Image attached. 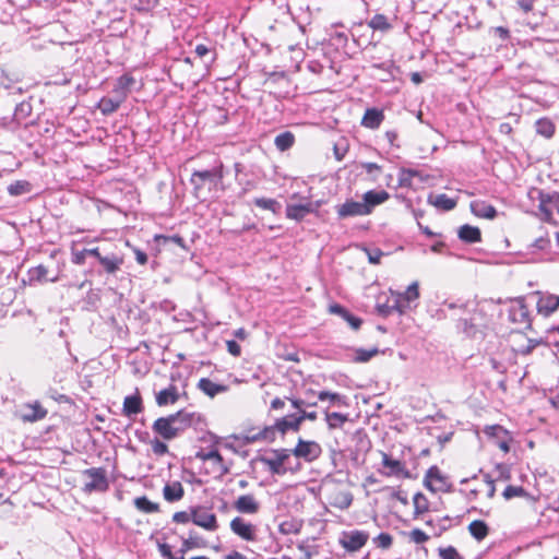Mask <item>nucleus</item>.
I'll list each match as a JSON object with an SVG mask.
<instances>
[{
	"mask_svg": "<svg viewBox=\"0 0 559 559\" xmlns=\"http://www.w3.org/2000/svg\"><path fill=\"white\" fill-rule=\"evenodd\" d=\"M301 423L298 419V414H289L287 416H284L282 418H278L275 421V425L273 428H265L263 431L257 433V435H247L245 436L246 442H253L257 440H269L270 435H273V429L280 431L282 435H285L287 431H298L300 429Z\"/></svg>",
	"mask_w": 559,
	"mask_h": 559,
	"instance_id": "1",
	"label": "nucleus"
},
{
	"mask_svg": "<svg viewBox=\"0 0 559 559\" xmlns=\"http://www.w3.org/2000/svg\"><path fill=\"white\" fill-rule=\"evenodd\" d=\"M292 453L288 449L271 450L269 455L260 457V462L264 464L269 472L273 475H285L287 471H293L292 467L285 466L289 461Z\"/></svg>",
	"mask_w": 559,
	"mask_h": 559,
	"instance_id": "2",
	"label": "nucleus"
},
{
	"mask_svg": "<svg viewBox=\"0 0 559 559\" xmlns=\"http://www.w3.org/2000/svg\"><path fill=\"white\" fill-rule=\"evenodd\" d=\"M83 476L87 478L84 483L83 491L91 493L94 491L105 492L109 488L107 472L104 467H92L82 472Z\"/></svg>",
	"mask_w": 559,
	"mask_h": 559,
	"instance_id": "3",
	"label": "nucleus"
},
{
	"mask_svg": "<svg viewBox=\"0 0 559 559\" xmlns=\"http://www.w3.org/2000/svg\"><path fill=\"white\" fill-rule=\"evenodd\" d=\"M223 175V166L219 165L212 169L206 170H197L191 176V183L193 185V189L195 194H199L201 189L205 183L210 186V189L213 187H217V185L222 181Z\"/></svg>",
	"mask_w": 559,
	"mask_h": 559,
	"instance_id": "4",
	"label": "nucleus"
},
{
	"mask_svg": "<svg viewBox=\"0 0 559 559\" xmlns=\"http://www.w3.org/2000/svg\"><path fill=\"white\" fill-rule=\"evenodd\" d=\"M305 202L288 203L286 205V217L301 222L308 214L314 213L321 206L320 201L313 202L310 198H302Z\"/></svg>",
	"mask_w": 559,
	"mask_h": 559,
	"instance_id": "5",
	"label": "nucleus"
},
{
	"mask_svg": "<svg viewBox=\"0 0 559 559\" xmlns=\"http://www.w3.org/2000/svg\"><path fill=\"white\" fill-rule=\"evenodd\" d=\"M290 453L296 457L304 459L306 462H312L321 455L322 448L316 441H306L299 438Z\"/></svg>",
	"mask_w": 559,
	"mask_h": 559,
	"instance_id": "6",
	"label": "nucleus"
},
{
	"mask_svg": "<svg viewBox=\"0 0 559 559\" xmlns=\"http://www.w3.org/2000/svg\"><path fill=\"white\" fill-rule=\"evenodd\" d=\"M537 199L539 201V211L543 214V219L546 222L552 221V210L559 207V193L554 192H545L543 190H537Z\"/></svg>",
	"mask_w": 559,
	"mask_h": 559,
	"instance_id": "7",
	"label": "nucleus"
},
{
	"mask_svg": "<svg viewBox=\"0 0 559 559\" xmlns=\"http://www.w3.org/2000/svg\"><path fill=\"white\" fill-rule=\"evenodd\" d=\"M191 521L195 525L211 532L216 531L218 527L216 515L204 507H198L191 510Z\"/></svg>",
	"mask_w": 559,
	"mask_h": 559,
	"instance_id": "8",
	"label": "nucleus"
},
{
	"mask_svg": "<svg viewBox=\"0 0 559 559\" xmlns=\"http://www.w3.org/2000/svg\"><path fill=\"white\" fill-rule=\"evenodd\" d=\"M174 427L178 428L179 436L189 427L198 423L201 418L200 414L181 409L175 414L167 416Z\"/></svg>",
	"mask_w": 559,
	"mask_h": 559,
	"instance_id": "9",
	"label": "nucleus"
},
{
	"mask_svg": "<svg viewBox=\"0 0 559 559\" xmlns=\"http://www.w3.org/2000/svg\"><path fill=\"white\" fill-rule=\"evenodd\" d=\"M336 213L338 218L344 219L347 217L366 216L368 215V209L362 201L346 200V202L336 206Z\"/></svg>",
	"mask_w": 559,
	"mask_h": 559,
	"instance_id": "10",
	"label": "nucleus"
},
{
	"mask_svg": "<svg viewBox=\"0 0 559 559\" xmlns=\"http://www.w3.org/2000/svg\"><path fill=\"white\" fill-rule=\"evenodd\" d=\"M47 414V409L37 401L24 404L20 409V418L23 421L29 423L39 421L44 419Z\"/></svg>",
	"mask_w": 559,
	"mask_h": 559,
	"instance_id": "11",
	"label": "nucleus"
},
{
	"mask_svg": "<svg viewBox=\"0 0 559 559\" xmlns=\"http://www.w3.org/2000/svg\"><path fill=\"white\" fill-rule=\"evenodd\" d=\"M231 532L247 542L255 540V526L240 516H236L230 522Z\"/></svg>",
	"mask_w": 559,
	"mask_h": 559,
	"instance_id": "12",
	"label": "nucleus"
},
{
	"mask_svg": "<svg viewBox=\"0 0 559 559\" xmlns=\"http://www.w3.org/2000/svg\"><path fill=\"white\" fill-rule=\"evenodd\" d=\"M197 457L204 462H212L214 472H216L218 476H224L229 473V466L225 464L223 456L216 449H212L207 452L200 451L197 453Z\"/></svg>",
	"mask_w": 559,
	"mask_h": 559,
	"instance_id": "13",
	"label": "nucleus"
},
{
	"mask_svg": "<svg viewBox=\"0 0 559 559\" xmlns=\"http://www.w3.org/2000/svg\"><path fill=\"white\" fill-rule=\"evenodd\" d=\"M419 298L418 283L413 282L404 293L397 295L395 304L392 306L399 312L403 313L411 305Z\"/></svg>",
	"mask_w": 559,
	"mask_h": 559,
	"instance_id": "14",
	"label": "nucleus"
},
{
	"mask_svg": "<svg viewBox=\"0 0 559 559\" xmlns=\"http://www.w3.org/2000/svg\"><path fill=\"white\" fill-rule=\"evenodd\" d=\"M369 535L361 531H350L344 533L341 543L344 548L349 551H356L360 549L368 540Z\"/></svg>",
	"mask_w": 559,
	"mask_h": 559,
	"instance_id": "15",
	"label": "nucleus"
},
{
	"mask_svg": "<svg viewBox=\"0 0 559 559\" xmlns=\"http://www.w3.org/2000/svg\"><path fill=\"white\" fill-rule=\"evenodd\" d=\"M538 297L536 308L538 313L548 317L559 308V296L542 295L539 292L534 293Z\"/></svg>",
	"mask_w": 559,
	"mask_h": 559,
	"instance_id": "16",
	"label": "nucleus"
},
{
	"mask_svg": "<svg viewBox=\"0 0 559 559\" xmlns=\"http://www.w3.org/2000/svg\"><path fill=\"white\" fill-rule=\"evenodd\" d=\"M152 430L164 440H173L179 437L178 428L173 426L167 416L157 418L152 426Z\"/></svg>",
	"mask_w": 559,
	"mask_h": 559,
	"instance_id": "17",
	"label": "nucleus"
},
{
	"mask_svg": "<svg viewBox=\"0 0 559 559\" xmlns=\"http://www.w3.org/2000/svg\"><path fill=\"white\" fill-rule=\"evenodd\" d=\"M382 465L385 468V471H381V473L383 475H386V476H405V477H407L409 475V473L406 469L404 463H402L399 460L392 459L386 453H382Z\"/></svg>",
	"mask_w": 559,
	"mask_h": 559,
	"instance_id": "18",
	"label": "nucleus"
},
{
	"mask_svg": "<svg viewBox=\"0 0 559 559\" xmlns=\"http://www.w3.org/2000/svg\"><path fill=\"white\" fill-rule=\"evenodd\" d=\"M143 409V401L138 389L134 394L124 397L122 406V413L124 416L132 418L133 416L142 413Z\"/></svg>",
	"mask_w": 559,
	"mask_h": 559,
	"instance_id": "19",
	"label": "nucleus"
},
{
	"mask_svg": "<svg viewBox=\"0 0 559 559\" xmlns=\"http://www.w3.org/2000/svg\"><path fill=\"white\" fill-rule=\"evenodd\" d=\"M509 318L512 322L524 324L527 329H531L530 311L522 299L510 308Z\"/></svg>",
	"mask_w": 559,
	"mask_h": 559,
	"instance_id": "20",
	"label": "nucleus"
},
{
	"mask_svg": "<svg viewBox=\"0 0 559 559\" xmlns=\"http://www.w3.org/2000/svg\"><path fill=\"white\" fill-rule=\"evenodd\" d=\"M234 508L242 514H255L260 509V503L253 495H242L235 500Z\"/></svg>",
	"mask_w": 559,
	"mask_h": 559,
	"instance_id": "21",
	"label": "nucleus"
},
{
	"mask_svg": "<svg viewBox=\"0 0 559 559\" xmlns=\"http://www.w3.org/2000/svg\"><path fill=\"white\" fill-rule=\"evenodd\" d=\"M425 485L432 491L442 490L447 485V477L437 466H432L427 471Z\"/></svg>",
	"mask_w": 559,
	"mask_h": 559,
	"instance_id": "22",
	"label": "nucleus"
},
{
	"mask_svg": "<svg viewBox=\"0 0 559 559\" xmlns=\"http://www.w3.org/2000/svg\"><path fill=\"white\" fill-rule=\"evenodd\" d=\"M390 194L384 190H369L362 194V203L368 209V215L372 213L373 209L386 200H389Z\"/></svg>",
	"mask_w": 559,
	"mask_h": 559,
	"instance_id": "23",
	"label": "nucleus"
},
{
	"mask_svg": "<svg viewBox=\"0 0 559 559\" xmlns=\"http://www.w3.org/2000/svg\"><path fill=\"white\" fill-rule=\"evenodd\" d=\"M469 207L471 212L477 217L493 219L497 216V210L483 200L472 201Z\"/></svg>",
	"mask_w": 559,
	"mask_h": 559,
	"instance_id": "24",
	"label": "nucleus"
},
{
	"mask_svg": "<svg viewBox=\"0 0 559 559\" xmlns=\"http://www.w3.org/2000/svg\"><path fill=\"white\" fill-rule=\"evenodd\" d=\"M98 262L100 263L104 272L107 274H116L120 271L121 265L123 264V257L116 253H109L102 255Z\"/></svg>",
	"mask_w": 559,
	"mask_h": 559,
	"instance_id": "25",
	"label": "nucleus"
},
{
	"mask_svg": "<svg viewBox=\"0 0 559 559\" xmlns=\"http://www.w3.org/2000/svg\"><path fill=\"white\" fill-rule=\"evenodd\" d=\"M158 406L175 404L179 400V392L176 385L170 384L168 388L160 390L155 396Z\"/></svg>",
	"mask_w": 559,
	"mask_h": 559,
	"instance_id": "26",
	"label": "nucleus"
},
{
	"mask_svg": "<svg viewBox=\"0 0 559 559\" xmlns=\"http://www.w3.org/2000/svg\"><path fill=\"white\" fill-rule=\"evenodd\" d=\"M198 388L210 397H214L228 390L227 385L215 383L207 378L200 379Z\"/></svg>",
	"mask_w": 559,
	"mask_h": 559,
	"instance_id": "27",
	"label": "nucleus"
},
{
	"mask_svg": "<svg viewBox=\"0 0 559 559\" xmlns=\"http://www.w3.org/2000/svg\"><path fill=\"white\" fill-rule=\"evenodd\" d=\"M183 495L185 490L180 481L168 483L163 489L164 499L168 502L179 501Z\"/></svg>",
	"mask_w": 559,
	"mask_h": 559,
	"instance_id": "28",
	"label": "nucleus"
},
{
	"mask_svg": "<svg viewBox=\"0 0 559 559\" xmlns=\"http://www.w3.org/2000/svg\"><path fill=\"white\" fill-rule=\"evenodd\" d=\"M428 203L442 211H451L456 206V201L447 194H430Z\"/></svg>",
	"mask_w": 559,
	"mask_h": 559,
	"instance_id": "29",
	"label": "nucleus"
},
{
	"mask_svg": "<svg viewBox=\"0 0 559 559\" xmlns=\"http://www.w3.org/2000/svg\"><path fill=\"white\" fill-rule=\"evenodd\" d=\"M384 116L381 110H378L376 108H369L366 110L361 124L366 128L370 129H377L381 122L383 121Z\"/></svg>",
	"mask_w": 559,
	"mask_h": 559,
	"instance_id": "30",
	"label": "nucleus"
},
{
	"mask_svg": "<svg viewBox=\"0 0 559 559\" xmlns=\"http://www.w3.org/2000/svg\"><path fill=\"white\" fill-rule=\"evenodd\" d=\"M459 238L467 243H475L481 240V233L478 227L463 225L459 229Z\"/></svg>",
	"mask_w": 559,
	"mask_h": 559,
	"instance_id": "31",
	"label": "nucleus"
},
{
	"mask_svg": "<svg viewBox=\"0 0 559 559\" xmlns=\"http://www.w3.org/2000/svg\"><path fill=\"white\" fill-rule=\"evenodd\" d=\"M318 399L321 402L329 401L330 406L335 407H346L348 406L347 397L345 395H342L340 393H332L329 391H320L318 393Z\"/></svg>",
	"mask_w": 559,
	"mask_h": 559,
	"instance_id": "32",
	"label": "nucleus"
},
{
	"mask_svg": "<svg viewBox=\"0 0 559 559\" xmlns=\"http://www.w3.org/2000/svg\"><path fill=\"white\" fill-rule=\"evenodd\" d=\"M29 274V281L31 282H57L58 281V276L55 275V276H49V271L48 269L43 265V264H39L33 269L29 270L28 272Z\"/></svg>",
	"mask_w": 559,
	"mask_h": 559,
	"instance_id": "33",
	"label": "nucleus"
},
{
	"mask_svg": "<svg viewBox=\"0 0 559 559\" xmlns=\"http://www.w3.org/2000/svg\"><path fill=\"white\" fill-rule=\"evenodd\" d=\"M469 534L478 542L485 539L489 533L488 525L481 520H475L468 525Z\"/></svg>",
	"mask_w": 559,
	"mask_h": 559,
	"instance_id": "34",
	"label": "nucleus"
},
{
	"mask_svg": "<svg viewBox=\"0 0 559 559\" xmlns=\"http://www.w3.org/2000/svg\"><path fill=\"white\" fill-rule=\"evenodd\" d=\"M295 143V135L290 131L280 133L274 139L276 148L281 152L289 150Z\"/></svg>",
	"mask_w": 559,
	"mask_h": 559,
	"instance_id": "35",
	"label": "nucleus"
},
{
	"mask_svg": "<svg viewBox=\"0 0 559 559\" xmlns=\"http://www.w3.org/2000/svg\"><path fill=\"white\" fill-rule=\"evenodd\" d=\"M121 104L120 99H117L116 97H103L99 100L97 108L103 115L108 116L115 112Z\"/></svg>",
	"mask_w": 559,
	"mask_h": 559,
	"instance_id": "36",
	"label": "nucleus"
},
{
	"mask_svg": "<svg viewBox=\"0 0 559 559\" xmlns=\"http://www.w3.org/2000/svg\"><path fill=\"white\" fill-rule=\"evenodd\" d=\"M348 420L347 414L341 413H330L325 411V421L328 424L329 429L341 428Z\"/></svg>",
	"mask_w": 559,
	"mask_h": 559,
	"instance_id": "37",
	"label": "nucleus"
},
{
	"mask_svg": "<svg viewBox=\"0 0 559 559\" xmlns=\"http://www.w3.org/2000/svg\"><path fill=\"white\" fill-rule=\"evenodd\" d=\"M536 132L547 139L555 133V124L548 118L538 119L535 123Z\"/></svg>",
	"mask_w": 559,
	"mask_h": 559,
	"instance_id": "38",
	"label": "nucleus"
},
{
	"mask_svg": "<svg viewBox=\"0 0 559 559\" xmlns=\"http://www.w3.org/2000/svg\"><path fill=\"white\" fill-rule=\"evenodd\" d=\"M135 508L144 513H155L159 511V506L148 500L145 496L134 499Z\"/></svg>",
	"mask_w": 559,
	"mask_h": 559,
	"instance_id": "39",
	"label": "nucleus"
},
{
	"mask_svg": "<svg viewBox=\"0 0 559 559\" xmlns=\"http://www.w3.org/2000/svg\"><path fill=\"white\" fill-rule=\"evenodd\" d=\"M32 186L26 180H17L8 187V192L12 197H20L29 193Z\"/></svg>",
	"mask_w": 559,
	"mask_h": 559,
	"instance_id": "40",
	"label": "nucleus"
},
{
	"mask_svg": "<svg viewBox=\"0 0 559 559\" xmlns=\"http://www.w3.org/2000/svg\"><path fill=\"white\" fill-rule=\"evenodd\" d=\"M368 26L374 31L388 32L392 28V25L389 23L388 19L383 14H376L368 22Z\"/></svg>",
	"mask_w": 559,
	"mask_h": 559,
	"instance_id": "41",
	"label": "nucleus"
},
{
	"mask_svg": "<svg viewBox=\"0 0 559 559\" xmlns=\"http://www.w3.org/2000/svg\"><path fill=\"white\" fill-rule=\"evenodd\" d=\"M253 203L255 206L271 211L274 214H276L281 209V204L274 199L257 198Z\"/></svg>",
	"mask_w": 559,
	"mask_h": 559,
	"instance_id": "42",
	"label": "nucleus"
},
{
	"mask_svg": "<svg viewBox=\"0 0 559 559\" xmlns=\"http://www.w3.org/2000/svg\"><path fill=\"white\" fill-rule=\"evenodd\" d=\"M379 354V349L377 347L370 348V349H364V348H357L355 349V362H367L372 357Z\"/></svg>",
	"mask_w": 559,
	"mask_h": 559,
	"instance_id": "43",
	"label": "nucleus"
},
{
	"mask_svg": "<svg viewBox=\"0 0 559 559\" xmlns=\"http://www.w3.org/2000/svg\"><path fill=\"white\" fill-rule=\"evenodd\" d=\"M502 496L504 499L510 500L514 497H527L528 493L525 491V489L521 486H507V488L503 490Z\"/></svg>",
	"mask_w": 559,
	"mask_h": 559,
	"instance_id": "44",
	"label": "nucleus"
},
{
	"mask_svg": "<svg viewBox=\"0 0 559 559\" xmlns=\"http://www.w3.org/2000/svg\"><path fill=\"white\" fill-rule=\"evenodd\" d=\"M540 344L542 340L528 338L525 345L516 348V353L523 356L530 355Z\"/></svg>",
	"mask_w": 559,
	"mask_h": 559,
	"instance_id": "45",
	"label": "nucleus"
},
{
	"mask_svg": "<svg viewBox=\"0 0 559 559\" xmlns=\"http://www.w3.org/2000/svg\"><path fill=\"white\" fill-rule=\"evenodd\" d=\"M364 251L366 252L368 261L371 264H379L381 258L384 255L383 251H381L379 248H364Z\"/></svg>",
	"mask_w": 559,
	"mask_h": 559,
	"instance_id": "46",
	"label": "nucleus"
},
{
	"mask_svg": "<svg viewBox=\"0 0 559 559\" xmlns=\"http://www.w3.org/2000/svg\"><path fill=\"white\" fill-rule=\"evenodd\" d=\"M485 433L488 437L501 439L507 436V430L499 425H492V426L486 427Z\"/></svg>",
	"mask_w": 559,
	"mask_h": 559,
	"instance_id": "47",
	"label": "nucleus"
},
{
	"mask_svg": "<svg viewBox=\"0 0 559 559\" xmlns=\"http://www.w3.org/2000/svg\"><path fill=\"white\" fill-rule=\"evenodd\" d=\"M439 557L441 559H463L453 546L439 548Z\"/></svg>",
	"mask_w": 559,
	"mask_h": 559,
	"instance_id": "48",
	"label": "nucleus"
},
{
	"mask_svg": "<svg viewBox=\"0 0 559 559\" xmlns=\"http://www.w3.org/2000/svg\"><path fill=\"white\" fill-rule=\"evenodd\" d=\"M416 173L411 169H401L399 175V182L401 187H411L412 178Z\"/></svg>",
	"mask_w": 559,
	"mask_h": 559,
	"instance_id": "49",
	"label": "nucleus"
},
{
	"mask_svg": "<svg viewBox=\"0 0 559 559\" xmlns=\"http://www.w3.org/2000/svg\"><path fill=\"white\" fill-rule=\"evenodd\" d=\"M409 537H411V540L414 542L415 544H424L429 539V536L424 531H421L419 528H414L409 533Z\"/></svg>",
	"mask_w": 559,
	"mask_h": 559,
	"instance_id": "50",
	"label": "nucleus"
},
{
	"mask_svg": "<svg viewBox=\"0 0 559 559\" xmlns=\"http://www.w3.org/2000/svg\"><path fill=\"white\" fill-rule=\"evenodd\" d=\"M287 400L290 401L292 406L296 408L298 412H302L307 407H312L317 405V403L309 404L308 401L302 399L287 397Z\"/></svg>",
	"mask_w": 559,
	"mask_h": 559,
	"instance_id": "51",
	"label": "nucleus"
},
{
	"mask_svg": "<svg viewBox=\"0 0 559 559\" xmlns=\"http://www.w3.org/2000/svg\"><path fill=\"white\" fill-rule=\"evenodd\" d=\"M151 445H152V450L153 452L156 454V455H164L168 452V445L158 440V439H154L152 442H151Z\"/></svg>",
	"mask_w": 559,
	"mask_h": 559,
	"instance_id": "52",
	"label": "nucleus"
},
{
	"mask_svg": "<svg viewBox=\"0 0 559 559\" xmlns=\"http://www.w3.org/2000/svg\"><path fill=\"white\" fill-rule=\"evenodd\" d=\"M376 542L378 544V547L386 549L392 545L393 538L388 533H381L376 538Z\"/></svg>",
	"mask_w": 559,
	"mask_h": 559,
	"instance_id": "53",
	"label": "nucleus"
},
{
	"mask_svg": "<svg viewBox=\"0 0 559 559\" xmlns=\"http://www.w3.org/2000/svg\"><path fill=\"white\" fill-rule=\"evenodd\" d=\"M133 83L134 79L132 76L122 75L117 80L116 84L119 86L120 90H124L129 93L130 87L133 85Z\"/></svg>",
	"mask_w": 559,
	"mask_h": 559,
	"instance_id": "54",
	"label": "nucleus"
},
{
	"mask_svg": "<svg viewBox=\"0 0 559 559\" xmlns=\"http://www.w3.org/2000/svg\"><path fill=\"white\" fill-rule=\"evenodd\" d=\"M414 504L417 512H424L427 510L426 498L421 493H416L414 496Z\"/></svg>",
	"mask_w": 559,
	"mask_h": 559,
	"instance_id": "55",
	"label": "nucleus"
},
{
	"mask_svg": "<svg viewBox=\"0 0 559 559\" xmlns=\"http://www.w3.org/2000/svg\"><path fill=\"white\" fill-rule=\"evenodd\" d=\"M194 51H195L197 56L200 58H205L211 55L209 62H212L214 60V56L211 53L210 48L205 45H202V44L197 45Z\"/></svg>",
	"mask_w": 559,
	"mask_h": 559,
	"instance_id": "56",
	"label": "nucleus"
},
{
	"mask_svg": "<svg viewBox=\"0 0 559 559\" xmlns=\"http://www.w3.org/2000/svg\"><path fill=\"white\" fill-rule=\"evenodd\" d=\"M190 520H191V514H189L186 511H179L173 515V521L176 523L185 524V523H188Z\"/></svg>",
	"mask_w": 559,
	"mask_h": 559,
	"instance_id": "57",
	"label": "nucleus"
},
{
	"mask_svg": "<svg viewBox=\"0 0 559 559\" xmlns=\"http://www.w3.org/2000/svg\"><path fill=\"white\" fill-rule=\"evenodd\" d=\"M344 320L350 325L352 329L354 330H358L362 323L361 319L353 316L349 311H348V316H345L344 317Z\"/></svg>",
	"mask_w": 559,
	"mask_h": 559,
	"instance_id": "58",
	"label": "nucleus"
},
{
	"mask_svg": "<svg viewBox=\"0 0 559 559\" xmlns=\"http://www.w3.org/2000/svg\"><path fill=\"white\" fill-rule=\"evenodd\" d=\"M226 345H227V350L229 354H231L233 356H236V357L240 356L241 347L236 341H227Z\"/></svg>",
	"mask_w": 559,
	"mask_h": 559,
	"instance_id": "59",
	"label": "nucleus"
},
{
	"mask_svg": "<svg viewBox=\"0 0 559 559\" xmlns=\"http://www.w3.org/2000/svg\"><path fill=\"white\" fill-rule=\"evenodd\" d=\"M329 311L332 314H337L344 319L345 316H348V311L338 304H333L329 307Z\"/></svg>",
	"mask_w": 559,
	"mask_h": 559,
	"instance_id": "60",
	"label": "nucleus"
},
{
	"mask_svg": "<svg viewBox=\"0 0 559 559\" xmlns=\"http://www.w3.org/2000/svg\"><path fill=\"white\" fill-rule=\"evenodd\" d=\"M86 257L87 255H86L85 249H83L81 251H74L72 253V262L74 264L82 265L85 263Z\"/></svg>",
	"mask_w": 559,
	"mask_h": 559,
	"instance_id": "61",
	"label": "nucleus"
},
{
	"mask_svg": "<svg viewBox=\"0 0 559 559\" xmlns=\"http://www.w3.org/2000/svg\"><path fill=\"white\" fill-rule=\"evenodd\" d=\"M297 414H298V419L300 420L301 424L306 419L314 421L318 418L317 412H308L307 409H305L302 412H297Z\"/></svg>",
	"mask_w": 559,
	"mask_h": 559,
	"instance_id": "62",
	"label": "nucleus"
},
{
	"mask_svg": "<svg viewBox=\"0 0 559 559\" xmlns=\"http://www.w3.org/2000/svg\"><path fill=\"white\" fill-rule=\"evenodd\" d=\"M199 547V542L193 539L192 537H189L183 540L182 548L180 549L181 554H185L187 550Z\"/></svg>",
	"mask_w": 559,
	"mask_h": 559,
	"instance_id": "63",
	"label": "nucleus"
},
{
	"mask_svg": "<svg viewBox=\"0 0 559 559\" xmlns=\"http://www.w3.org/2000/svg\"><path fill=\"white\" fill-rule=\"evenodd\" d=\"M158 550H159L162 557L165 558V559H170L174 556L173 552H171L170 546L167 545V544L159 543L158 544Z\"/></svg>",
	"mask_w": 559,
	"mask_h": 559,
	"instance_id": "64",
	"label": "nucleus"
}]
</instances>
